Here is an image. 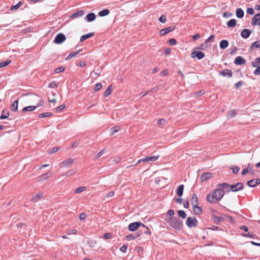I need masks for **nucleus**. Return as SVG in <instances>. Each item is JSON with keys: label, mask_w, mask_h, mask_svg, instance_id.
<instances>
[{"label": "nucleus", "mask_w": 260, "mask_h": 260, "mask_svg": "<svg viewBox=\"0 0 260 260\" xmlns=\"http://www.w3.org/2000/svg\"><path fill=\"white\" fill-rule=\"evenodd\" d=\"M86 217V214L85 213H82L79 215V219L81 220L85 219Z\"/></svg>", "instance_id": "052dcab7"}, {"label": "nucleus", "mask_w": 260, "mask_h": 260, "mask_svg": "<svg viewBox=\"0 0 260 260\" xmlns=\"http://www.w3.org/2000/svg\"><path fill=\"white\" fill-rule=\"evenodd\" d=\"M102 84L101 83H97L95 86V90L98 91L102 88Z\"/></svg>", "instance_id": "bf43d9fd"}, {"label": "nucleus", "mask_w": 260, "mask_h": 260, "mask_svg": "<svg viewBox=\"0 0 260 260\" xmlns=\"http://www.w3.org/2000/svg\"><path fill=\"white\" fill-rule=\"evenodd\" d=\"M73 162H74V160L72 158H69L67 159V160L61 162L60 164V166H61V167H66V168H68L71 166V165L73 163Z\"/></svg>", "instance_id": "ddd939ff"}, {"label": "nucleus", "mask_w": 260, "mask_h": 260, "mask_svg": "<svg viewBox=\"0 0 260 260\" xmlns=\"http://www.w3.org/2000/svg\"><path fill=\"white\" fill-rule=\"evenodd\" d=\"M260 64V57L256 58L254 61L251 62V65L253 67H256Z\"/></svg>", "instance_id": "4c0bfd02"}, {"label": "nucleus", "mask_w": 260, "mask_h": 260, "mask_svg": "<svg viewBox=\"0 0 260 260\" xmlns=\"http://www.w3.org/2000/svg\"><path fill=\"white\" fill-rule=\"evenodd\" d=\"M52 175V172H48L38 177L37 178V181L38 182L44 181L48 179L50 177H51Z\"/></svg>", "instance_id": "1a4fd4ad"}, {"label": "nucleus", "mask_w": 260, "mask_h": 260, "mask_svg": "<svg viewBox=\"0 0 260 260\" xmlns=\"http://www.w3.org/2000/svg\"><path fill=\"white\" fill-rule=\"evenodd\" d=\"M260 48V41H255L253 43L251 46V48Z\"/></svg>", "instance_id": "49530a36"}, {"label": "nucleus", "mask_w": 260, "mask_h": 260, "mask_svg": "<svg viewBox=\"0 0 260 260\" xmlns=\"http://www.w3.org/2000/svg\"><path fill=\"white\" fill-rule=\"evenodd\" d=\"M175 28V26L174 25H172L168 27H166L161 29L159 31V35L161 36H164L170 32L172 31Z\"/></svg>", "instance_id": "9d476101"}, {"label": "nucleus", "mask_w": 260, "mask_h": 260, "mask_svg": "<svg viewBox=\"0 0 260 260\" xmlns=\"http://www.w3.org/2000/svg\"><path fill=\"white\" fill-rule=\"evenodd\" d=\"M191 203L192 206H195L198 205V199L196 194H193L192 195L191 199Z\"/></svg>", "instance_id": "412c9836"}, {"label": "nucleus", "mask_w": 260, "mask_h": 260, "mask_svg": "<svg viewBox=\"0 0 260 260\" xmlns=\"http://www.w3.org/2000/svg\"><path fill=\"white\" fill-rule=\"evenodd\" d=\"M112 86H109L107 89H106V90L104 92V95L105 96H109L110 94H111V92H112Z\"/></svg>", "instance_id": "c9c22d12"}, {"label": "nucleus", "mask_w": 260, "mask_h": 260, "mask_svg": "<svg viewBox=\"0 0 260 260\" xmlns=\"http://www.w3.org/2000/svg\"><path fill=\"white\" fill-rule=\"evenodd\" d=\"M192 58L198 57L199 59H201L205 57V53L203 52L193 51L191 54Z\"/></svg>", "instance_id": "f8f14e48"}, {"label": "nucleus", "mask_w": 260, "mask_h": 260, "mask_svg": "<svg viewBox=\"0 0 260 260\" xmlns=\"http://www.w3.org/2000/svg\"><path fill=\"white\" fill-rule=\"evenodd\" d=\"M251 23L253 25H260V13H258L254 16L251 19Z\"/></svg>", "instance_id": "9b49d317"}, {"label": "nucleus", "mask_w": 260, "mask_h": 260, "mask_svg": "<svg viewBox=\"0 0 260 260\" xmlns=\"http://www.w3.org/2000/svg\"><path fill=\"white\" fill-rule=\"evenodd\" d=\"M74 173H75V172L73 170H71V171H69L67 172L66 173V175L67 176H70V175H73Z\"/></svg>", "instance_id": "774afa93"}, {"label": "nucleus", "mask_w": 260, "mask_h": 260, "mask_svg": "<svg viewBox=\"0 0 260 260\" xmlns=\"http://www.w3.org/2000/svg\"><path fill=\"white\" fill-rule=\"evenodd\" d=\"M44 104V101L42 100H40L39 103L36 106H27L23 108L22 111L23 112H26V111H32L35 110L37 107L42 106Z\"/></svg>", "instance_id": "423d86ee"}, {"label": "nucleus", "mask_w": 260, "mask_h": 260, "mask_svg": "<svg viewBox=\"0 0 260 260\" xmlns=\"http://www.w3.org/2000/svg\"><path fill=\"white\" fill-rule=\"evenodd\" d=\"M139 236H140L139 234H128V235H126L125 237V239L129 241V240L135 239Z\"/></svg>", "instance_id": "bb28decb"}, {"label": "nucleus", "mask_w": 260, "mask_h": 260, "mask_svg": "<svg viewBox=\"0 0 260 260\" xmlns=\"http://www.w3.org/2000/svg\"><path fill=\"white\" fill-rule=\"evenodd\" d=\"M168 42L169 45L171 46L175 45L177 43V41L175 39H171L169 40Z\"/></svg>", "instance_id": "5fc2aeb1"}, {"label": "nucleus", "mask_w": 260, "mask_h": 260, "mask_svg": "<svg viewBox=\"0 0 260 260\" xmlns=\"http://www.w3.org/2000/svg\"><path fill=\"white\" fill-rule=\"evenodd\" d=\"M66 107V105L63 104L60 106H58V107L56 108V111H61L62 110H63L64 108Z\"/></svg>", "instance_id": "e2e57ef3"}, {"label": "nucleus", "mask_w": 260, "mask_h": 260, "mask_svg": "<svg viewBox=\"0 0 260 260\" xmlns=\"http://www.w3.org/2000/svg\"><path fill=\"white\" fill-rule=\"evenodd\" d=\"M255 68H256V69L254 70V71L253 72V74L255 75H260V65L259 66L258 65Z\"/></svg>", "instance_id": "8fccbe9b"}, {"label": "nucleus", "mask_w": 260, "mask_h": 260, "mask_svg": "<svg viewBox=\"0 0 260 260\" xmlns=\"http://www.w3.org/2000/svg\"><path fill=\"white\" fill-rule=\"evenodd\" d=\"M59 149H60V147H54L51 150H50V151H48V153L49 154H52L53 153H55L57 152Z\"/></svg>", "instance_id": "79ce46f5"}, {"label": "nucleus", "mask_w": 260, "mask_h": 260, "mask_svg": "<svg viewBox=\"0 0 260 260\" xmlns=\"http://www.w3.org/2000/svg\"><path fill=\"white\" fill-rule=\"evenodd\" d=\"M243 184L242 183L238 182L236 184L231 185V188L226 190V192L230 191L236 192L243 189Z\"/></svg>", "instance_id": "7ed1b4c3"}, {"label": "nucleus", "mask_w": 260, "mask_h": 260, "mask_svg": "<svg viewBox=\"0 0 260 260\" xmlns=\"http://www.w3.org/2000/svg\"><path fill=\"white\" fill-rule=\"evenodd\" d=\"M212 176V174L210 172H207L203 174L201 176V180L204 182L210 179Z\"/></svg>", "instance_id": "4468645a"}, {"label": "nucleus", "mask_w": 260, "mask_h": 260, "mask_svg": "<svg viewBox=\"0 0 260 260\" xmlns=\"http://www.w3.org/2000/svg\"><path fill=\"white\" fill-rule=\"evenodd\" d=\"M260 183V179H252L247 182V185L251 187H254Z\"/></svg>", "instance_id": "2eb2a0df"}, {"label": "nucleus", "mask_w": 260, "mask_h": 260, "mask_svg": "<svg viewBox=\"0 0 260 260\" xmlns=\"http://www.w3.org/2000/svg\"><path fill=\"white\" fill-rule=\"evenodd\" d=\"M252 169V165L251 164H249L247 165V168H245L243 170L241 174L242 175H245L247 173L250 172Z\"/></svg>", "instance_id": "aec40b11"}, {"label": "nucleus", "mask_w": 260, "mask_h": 260, "mask_svg": "<svg viewBox=\"0 0 260 260\" xmlns=\"http://www.w3.org/2000/svg\"><path fill=\"white\" fill-rule=\"evenodd\" d=\"M220 74L223 76H228L231 77L232 76V71L230 70L225 69L220 73Z\"/></svg>", "instance_id": "6ab92c4d"}, {"label": "nucleus", "mask_w": 260, "mask_h": 260, "mask_svg": "<svg viewBox=\"0 0 260 260\" xmlns=\"http://www.w3.org/2000/svg\"><path fill=\"white\" fill-rule=\"evenodd\" d=\"M159 158V156H146L144 158L139 159L137 164H139L141 162H149V161H155L157 160Z\"/></svg>", "instance_id": "6e6552de"}, {"label": "nucleus", "mask_w": 260, "mask_h": 260, "mask_svg": "<svg viewBox=\"0 0 260 260\" xmlns=\"http://www.w3.org/2000/svg\"><path fill=\"white\" fill-rule=\"evenodd\" d=\"M18 101H15L13 102L12 105V110L13 111H16L18 109Z\"/></svg>", "instance_id": "ea45409f"}, {"label": "nucleus", "mask_w": 260, "mask_h": 260, "mask_svg": "<svg viewBox=\"0 0 260 260\" xmlns=\"http://www.w3.org/2000/svg\"><path fill=\"white\" fill-rule=\"evenodd\" d=\"M21 5H22V3L21 2H19L16 5L11 6L10 8V10L13 11L15 10H17L21 6Z\"/></svg>", "instance_id": "37998d69"}, {"label": "nucleus", "mask_w": 260, "mask_h": 260, "mask_svg": "<svg viewBox=\"0 0 260 260\" xmlns=\"http://www.w3.org/2000/svg\"><path fill=\"white\" fill-rule=\"evenodd\" d=\"M104 153V150H101V151H100L98 154L97 155H96V157L95 158H98L99 157H100L101 156L103 155Z\"/></svg>", "instance_id": "0e129e2a"}, {"label": "nucleus", "mask_w": 260, "mask_h": 260, "mask_svg": "<svg viewBox=\"0 0 260 260\" xmlns=\"http://www.w3.org/2000/svg\"><path fill=\"white\" fill-rule=\"evenodd\" d=\"M10 62V60H7L5 62H0V68L8 66Z\"/></svg>", "instance_id": "de8ad7c7"}, {"label": "nucleus", "mask_w": 260, "mask_h": 260, "mask_svg": "<svg viewBox=\"0 0 260 260\" xmlns=\"http://www.w3.org/2000/svg\"><path fill=\"white\" fill-rule=\"evenodd\" d=\"M247 13L250 15H253L254 14V10L252 8H249L247 9Z\"/></svg>", "instance_id": "680f3d73"}, {"label": "nucleus", "mask_w": 260, "mask_h": 260, "mask_svg": "<svg viewBox=\"0 0 260 260\" xmlns=\"http://www.w3.org/2000/svg\"><path fill=\"white\" fill-rule=\"evenodd\" d=\"M193 207V210L194 213L197 215H200L202 213V209L198 206V205Z\"/></svg>", "instance_id": "7c9ffc66"}, {"label": "nucleus", "mask_w": 260, "mask_h": 260, "mask_svg": "<svg viewBox=\"0 0 260 260\" xmlns=\"http://www.w3.org/2000/svg\"><path fill=\"white\" fill-rule=\"evenodd\" d=\"M184 189V185H180L177 189V194L178 196L181 197L183 194Z\"/></svg>", "instance_id": "c85d7f7f"}, {"label": "nucleus", "mask_w": 260, "mask_h": 260, "mask_svg": "<svg viewBox=\"0 0 260 260\" xmlns=\"http://www.w3.org/2000/svg\"><path fill=\"white\" fill-rule=\"evenodd\" d=\"M86 187L85 186H82V187H78L77 188L76 190H75V192L76 193H80L82 191H84L86 190Z\"/></svg>", "instance_id": "a18cd8bd"}, {"label": "nucleus", "mask_w": 260, "mask_h": 260, "mask_svg": "<svg viewBox=\"0 0 260 260\" xmlns=\"http://www.w3.org/2000/svg\"><path fill=\"white\" fill-rule=\"evenodd\" d=\"M251 34V31L248 29H244L241 31V36L244 39H247Z\"/></svg>", "instance_id": "f3484780"}, {"label": "nucleus", "mask_w": 260, "mask_h": 260, "mask_svg": "<svg viewBox=\"0 0 260 260\" xmlns=\"http://www.w3.org/2000/svg\"><path fill=\"white\" fill-rule=\"evenodd\" d=\"M66 39L65 35L62 33H59L55 37L54 42L57 44H60L63 42Z\"/></svg>", "instance_id": "0eeeda50"}, {"label": "nucleus", "mask_w": 260, "mask_h": 260, "mask_svg": "<svg viewBox=\"0 0 260 260\" xmlns=\"http://www.w3.org/2000/svg\"><path fill=\"white\" fill-rule=\"evenodd\" d=\"M236 20L235 19H232L227 22V25L229 27H234L236 26Z\"/></svg>", "instance_id": "473e14b6"}, {"label": "nucleus", "mask_w": 260, "mask_h": 260, "mask_svg": "<svg viewBox=\"0 0 260 260\" xmlns=\"http://www.w3.org/2000/svg\"><path fill=\"white\" fill-rule=\"evenodd\" d=\"M166 221L171 228L175 230H179L183 226L182 221L176 217H170Z\"/></svg>", "instance_id": "f03ea898"}, {"label": "nucleus", "mask_w": 260, "mask_h": 260, "mask_svg": "<svg viewBox=\"0 0 260 260\" xmlns=\"http://www.w3.org/2000/svg\"><path fill=\"white\" fill-rule=\"evenodd\" d=\"M110 12L108 9H104L102 11H101L99 13V15L101 17H103L108 15L109 14Z\"/></svg>", "instance_id": "72a5a7b5"}, {"label": "nucleus", "mask_w": 260, "mask_h": 260, "mask_svg": "<svg viewBox=\"0 0 260 260\" xmlns=\"http://www.w3.org/2000/svg\"><path fill=\"white\" fill-rule=\"evenodd\" d=\"M9 112L7 110H3L2 113V115L0 116V119H6L9 117Z\"/></svg>", "instance_id": "2f4dec72"}, {"label": "nucleus", "mask_w": 260, "mask_h": 260, "mask_svg": "<svg viewBox=\"0 0 260 260\" xmlns=\"http://www.w3.org/2000/svg\"><path fill=\"white\" fill-rule=\"evenodd\" d=\"M84 14V11L83 10H80V11H78L73 13L71 15V17L74 18H75L82 16Z\"/></svg>", "instance_id": "393cba45"}, {"label": "nucleus", "mask_w": 260, "mask_h": 260, "mask_svg": "<svg viewBox=\"0 0 260 260\" xmlns=\"http://www.w3.org/2000/svg\"><path fill=\"white\" fill-rule=\"evenodd\" d=\"M79 51H77L76 52H72V53H71L69 54V55L67 57V58H66V59L67 60H69L70 59H71V58H72V57L76 56L78 53H79Z\"/></svg>", "instance_id": "a19ab883"}, {"label": "nucleus", "mask_w": 260, "mask_h": 260, "mask_svg": "<svg viewBox=\"0 0 260 260\" xmlns=\"http://www.w3.org/2000/svg\"><path fill=\"white\" fill-rule=\"evenodd\" d=\"M43 197V192H40L37 195H36L35 197H33L32 199V201L34 202H37L40 199L42 198Z\"/></svg>", "instance_id": "cd10ccee"}, {"label": "nucleus", "mask_w": 260, "mask_h": 260, "mask_svg": "<svg viewBox=\"0 0 260 260\" xmlns=\"http://www.w3.org/2000/svg\"><path fill=\"white\" fill-rule=\"evenodd\" d=\"M166 123V120L165 119H160L158 120V124L160 125H164Z\"/></svg>", "instance_id": "4d7b16f0"}, {"label": "nucleus", "mask_w": 260, "mask_h": 260, "mask_svg": "<svg viewBox=\"0 0 260 260\" xmlns=\"http://www.w3.org/2000/svg\"><path fill=\"white\" fill-rule=\"evenodd\" d=\"M218 186L219 188L222 189H226V191L231 188V185L227 183H222L218 184Z\"/></svg>", "instance_id": "5701e85b"}, {"label": "nucleus", "mask_w": 260, "mask_h": 260, "mask_svg": "<svg viewBox=\"0 0 260 260\" xmlns=\"http://www.w3.org/2000/svg\"><path fill=\"white\" fill-rule=\"evenodd\" d=\"M246 62V60L241 56H237L234 61V63L236 65L244 64Z\"/></svg>", "instance_id": "dca6fc26"}, {"label": "nucleus", "mask_w": 260, "mask_h": 260, "mask_svg": "<svg viewBox=\"0 0 260 260\" xmlns=\"http://www.w3.org/2000/svg\"><path fill=\"white\" fill-rule=\"evenodd\" d=\"M168 215L170 216H173L174 214V210H169L168 211Z\"/></svg>", "instance_id": "69168bd1"}, {"label": "nucleus", "mask_w": 260, "mask_h": 260, "mask_svg": "<svg viewBox=\"0 0 260 260\" xmlns=\"http://www.w3.org/2000/svg\"><path fill=\"white\" fill-rule=\"evenodd\" d=\"M127 249V245H123V246H122L120 248V250L122 252H126Z\"/></svg>", "instance_id": "13d9d810"}, {"label": "nucleus", "mask_w": 260, "mask_h": 260, "mask_svg": "<svg viewBox=\"0 0 260 260\" xmlns=\"http://www.w3.org/2000/svg\"><path fill=\"white\" fill-rule=\"evenodd\" d=\"M236 115V111L234 110H231V111H230L228 113L226 116H227L228 118L230 119L231 118L235 117Z\"/></svg>", "instance_id": "f704fd0d"}, {"label": "nucleus", "mask_w": 260, "mask_h": 260, "mask_svg": "<svg viewBox=\"0 0 260 260\" xmlns=\"http://www.w3.org/2000/svg\"><path fill=\"white\" fill-rule=\"evenodd\" d=\"M242 84V81H239L238 82H237V83L235 84V88H237L239 87H240Z\"/></svg>", "instance_id": "338daca9"}, {"label": "nucleus", "mask_w": 260, "mask_h": 260, "mask_svg": "<svg viewBox=\"0 0 260 260\" xmlns=\"http://www.w3.org/2000/svg\"><path fill=\"white\" fill-rule=\"evenodd\" d=\"M187 226L189 228H194L197 226L198 221L196 217H188L186 221Z\"/></svg>", "instance_id": "20e7f679"}, {"label": "nucleus", "mask_w": 260, "mask_h": 260, "mask_svg": "<svg viewBox=\"0 0 260 260\" xmlns=\"http://www.w3.org/2000/svg\"><path fill=\"white\" fill-rule=\"evenodd\" d=\"M64 70V68L63 67H59L58 68H56L55 70V72L56 73H59L63 72Z\"/></svg>", "instance_id": "603ef678"}, {"label": "nucleus", "mask_w": 260, "mask_h": 260, "mask_svg": "<svg viewBox=\"0 0 260 260\" xmlns=\"http://www.w3.org/2000/svg\"><path fill=\"white\" fill-rule=\"evenodd\" d=\"M225 191L223 189L218 188L215 190L213 193L210 192L206 197L208 202L211 203H216L221 200L224 196Z\"/></svg>", "instance_id": "f257e3e1"}, {"label": "nucleus", "mask_w": 260, "mask_h": 260, "mask_svg": "<svg viewBox=\"0 0 260 260\" xmlns=\"http://www.w3.org/2000/svg\"><path fill=\"white\" fill-rule=\"evenodd\" d=\"M178 215L182 218H185L186 217V214L185 212L183 210H179L178 211Z\"/></svg>", "instance_id": "c03bdc74"}, {"label": "nucleus", "mask_w": 260, "mask_h": 260, "mask_svg": "<svg viewBox=\"0 0 260 260\" xmlns=\"http://www.w3.org/2000/svg\"><path fill=\"white\" fill-rule=\"evenodd\" d=\"M145 227V225L141 222H135L130 223L128 225V230L130 231H135L137 230L140 226Z\"/></svg>", "instance_id": "39448f33"}, {"label": "nucleus", "mask_w": 260, "mask_h": 260, "mask_svg": "<svg viewBox=\"0 0 260 260\" xmlns=\"http://www.w3.org/2000/svg\"><path fill=\"white\" fill-rule=\"evenodd\" d=\"M94 35L93 32L89 33L86 35H84L82 36L80 38V42H83L85 41V40L90 38L91 37L93 36Z\"/></svg>", "instance_id": "a878e982"}, {"label": "nucleus", "mask_w": 260, "mask_h": 260, "mask_svg": "<svg viewBox=\"0 0 260 260\" xmlns=\"http://www.w3.org/2000/svg\"><path fill=\"white\" fill-rule=\"evenodd\" d=\"M229 45V42L227 40H223L220 41L219 44L220 48L221 49H224L228 47Z\"/></svg>", "instance_id": "4be33fe9"}, {"label": "nucleus", "mask_w": 260, "mask_h": 260, "mask_svg": "<svg viewBox=\"0 0 260 260\" xmlns=\"http://www.w3.org/2000/svg\"><path fill=\"white\" fill-rule=\"evenodd\" d=\"M215 38L214 35H211L205 41V43L203 46H205V47H207L208 46L211 45V43L212 42L213 40Z\"/></svg>", "instance_id": "a211bd4d"}, {"label": "nucleus", "mask_w": 260, "mask_h": 260, "mask_svg": "<svg viewBox=\"0 0 260 260\" xmlns=\"http://www.w3.org/2000/svg\"><path fill=\"white\" fill-rule=\"evenodd\" d=\"M158 20L161 23H165L166 22V17L165 15H161Z\"/></svg>", "instance_id": "864d4df0"}, {"label": "nucleus", "mask_w": 260, "mask_h": 260, "mask_svg": "<svg viewBox=\"0 0 260 260\" xmlns=\"http://www.w3.org/2000/svg\"><path fill=\"white\" fill-rule=\"evenodd\" d=\"M52 115V113L51 112H46L42 113L39 115V117L41 118H45L47 117H49Z\"/></svg>", "instance_id": "e433bc0d"}, {"label": "nucleus", "mask_w": 260, "mask_h": 260, "mask_svg": "<svg viewBox=\"0 0 260 260\" xmlns=\"http://www.w3.org/2000/svg\"><path fill=\"white\" fill-rule=\"evenodd\" d=\"M112 235L110 233H106L104 234L103 238L105 239H108L111 238Z\"/></svg>", "instance_id": "6e6d98bb"}, {"label": "nucleus", "mask_w": 260, "mask_h": 260, "mask_svg": "<svg viewBox=\"0 0 260 260\" xmlns=\"http://www.w3.org/2000/svg\"><path fill=\"white\" fill-rule=\"evenodd\" d=\"M234 174H237L240 170V168L237 166H233L231 168Z\"/></svg>", "instance_id": "09e8293b"}, {"label": "nucleus", "mask_w": 260, "mask_h": 260, "mask_svg": "<svg viewBox=\"0 0 260 260\" xmlns=\"http://www.w3.org/2000/svg\"><path fill=\"white\" fill-rule=\"evenodd\" d=\"M244 12L241 8H238L236 10V16L239 18H241L244 16Z\"/></svg>", "instance_id": "c756f323"}, {"label": "nucleus", "mask_w": 260, "mask_h": 260, "mask_svg": "<svg viewBox=\"0 0 260 260\" xmlns=\"http://www.w3.org/2000/svg\"><path fill=\"white\" fill-rule=\"evenodd\" d=\"M48 87L50 88H56L57 84L55 81H52L49 84Z\"/></svg>", "instance_id": "3c124183"}, {"label": "nucleus", "mask_w": 260, "mask_h": 260, "mask_svg": "<svg viewBox=\"0 0 260 260\" xmlns=\"http://www.w3.org/2000/svg\"><path fill=\"white\" fill-rule=\"evenodd\" d=\"M120 130V128L115 126L111 128V135H114L116 133L118 132Z\"/></svg>", "instance_id": "58836bf2"}, {"label": "nucleus", "mask_w": 260, "mask_h": 260, "mask_svg": "<svg viewBox=\"0 0 260 260\" xmlns=\"http://www.w3.org/2000/svg\"><path fill=\"white\" fill-rule=\"evenodd\" d=\"M95 15L93 13H90L88 14L86 17L87 20L89 22L92 21L95 19Z\"/></svg>", "instance_id": "b1692460"}]
</instances>
